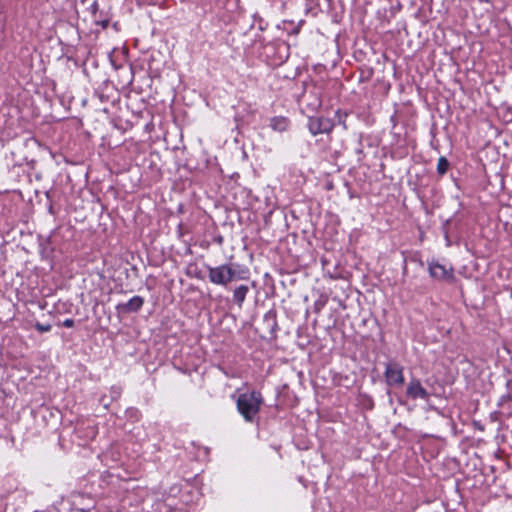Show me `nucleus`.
<instances>
[{
  "label": "nucleus",
  "instance_id": "1",
  "mask_svg": "<svg viewBox=\"0 0 512 512\" xmlns=\"http://www.w3.org/2000/svg\"><path fill=\"white\" fill-rule=\"evenodd\" d=\"M263 403L262 394L256 390L241 393L236 399L237 411L249 423L256 420Z\"/></svg>",
  "mask_w": 512,
  "mask_h": 512
},
{
  "label": "nucleus",
  "instance_id": "2",
  "mask_svg": "<svg viewBox=\"0 0 512 512\" xmlns=\"http://www.w3.org/2000/svg\"><path fill=\"white\" fill-rule=\"evenodd\" d=\"M236 267H239V265L223 264L217 267H209L208 278L213 284L222 286H226L237 279H245L247 271L237 270Z\"/></svg>",
  "mask_w": 512,
  "mask_h": 512
},
{
  "label": "nucleus",
  "instance_id": "3",
  "mask_svg": "<svg viewBox=\"0 0 512 512\" xmlns=\"http://www.w3.org/2000/svg\"><path fill=\"white\" fill-rule=\"evenodd\" d=\"M403 366L397 362H389L385 368V379L389 386L400 387L404 384L405 378L403 373Z\"/></svg>",
  "mask_w": 512,
  "mask_h": 512
},
{
  "label": "nucleus",
  "instance_id": "4",
  "mask_svg": "<svg viewBox=\"0 0 512 512\" xmlns=\"http://www.w3.org/2000/svg\"><path fill=\"white\" fill-rule=\"evenodd\" d=\"M334 123L331 119L326 117H311L309 118L308 128L313 135L322 133H330L333 130Z\"/></svg>",
  "mask_w": 512,
  "mask_h": 512
},
{
  "label": "nucleus",
  "instance_id": "5",
  "mask_svg": "<svg viewBox=\"0 0 512 512\" xmlns=\"http://www.w3.org/2000/svg\"><path fill=\"white\" fill-rule=\"evenodd\" d=\"M406 394L411 399H429L428 391L421 385L418 379H412L407 386Z\"/></svg>",
  "mask_w": 512,
  "mask_h": 512
},
{
  "label": "nucleus",
  "instance_id": "6",
  "mask_svg": "<svg viewBox=\"0 0 512 512\" xmlns=\"http://www.w3.org/2000/svg\"><path fill=\"white\" fill-rule=\"evenodd\" d=\"M429 272L431 277L437 280H451L453 278L452 267H447L440 263H431L429 265Z\"/></svg>",
  "mask_w": 512,
  "mask_h": 512
},
{
  "label": "nucleus",
  "instance_id": "7",
  "mask_svg": "<svg viewBox=\"0 0 512 512\" xmlns=\"http://www.w3.org/2000/svg\"><path fill=\"white\" fill-rule=\"evenodd\" d=\"M144 304V299L141 296H134L126 303H120L116 309L120 313H131L141 309Z\"/></svg>",
  "mask_w": 512,
  "mask_h": 512
},
{
  "label": "nucleus",
  "instance_id": "8",
  "mask_svg": "<svg viewBox=\"0 0 512 512\" xmlns=\"http://www.w3.org/2000/svg\"><path fill=\"white\" fill-rule=\"evenodd\" d=\"M290 121L283 116H275L270 120V126L274 131L284 132L289 128Z\"/></svg>",
  "mask_w": 512,
  "mask_h": 512
},
{
  "label": "nucleus",
  "instance_id": "9",
  "mask_svg": "<svg viewBox=\"0 0 512 512\" xmlns=\"http://www.w3.org/2000/svg\"><path fill=\"white\" fill-rule=\"evenodd\" d=\"M248 291L249 288L246 285H240L234 290L233 299L238 304L239 307L242 306Z\"/></svg>",
  "mask_w": 512,
  "mask_h": 512
},
{
  "label": "nucleus",
  "instance_id": "10",
  "mask_svg": "<svg viewBox=\"0 0 512 512\" xmlns=\"http://www.w3.org/2000/svg\"><path fill=\"white\" fill-rule=\"evenodd\" d=\"M448 168H449L448 160L443 156L440 157L438 159V163H437V172L440 175H444L448 171Z\"/></svg>",
  "mask_w": 512,
  "mask_h": 512
},
{
  "label": "nucleus",
  "instance_id": "11",
  "mask_svg": "<svg viewBox=\"0 0 512 512\" xmlns=\"http://www.w3.org/2000/svg\"><path fill=\"white\" fill-rule=\"evenodd\" d=\"M35 328L41 332V333H44V332H49L52 328V326L50 324H41V323H36L35 324Z\"/></svg>",
  "mask_w": 512,
  "mask_h": 512
},
{
  "label": "nucleus",
  "instance_id": "12",
  "mask_svg": "<svg viewBox=\"0 0 512 512\" xmlns=\"http://www.w3.org/2000/svg\"><path fill=\"white\" fill-rule=\"evenodd\" d=\"M63 326H64V327H67V328H71V327H73V326H74V320H73V319H70V318L65 319V320L63 321Z\"/></svg>",
  "mask_w": 512,
  "mask_h": 512
}]
</instances>
